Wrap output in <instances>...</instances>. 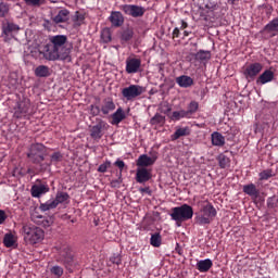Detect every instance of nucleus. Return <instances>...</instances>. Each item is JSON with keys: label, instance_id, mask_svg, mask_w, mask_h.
<instances>
[{"label": "nucleus", "instance_id": "423d86ee", "mask_svg": "<svg viewBox=\"0 0 278 278\" xmlns=\"http://www.w3.org/2000/svg\"><path fill=\"white\" fill-rule=\"evenodd\" d=\"M59 262H61L70 273H73V269L77 266L75 255L68 245L61 247L59 251Z\"/></svg>", "mask_w": 278, "mask_h": 278}, {"label": "nucleus", "instance_id": "5701e85b", "mask_svg": "<svg viewBox=\"0 0 278 278\" xmlns=\"http://www.w3.org/2000/svg\"><path fill=\"white\" fill-rule=\"evenodd\" d=\"M264 31L271 34V36H278V17L271 20L267 25H265Z\"/></svg>", "mask_w": 278, "mask_h": 278}, {"label": "nucleus", "instance_id": "a18cd8bd", "mask_svg": "<svg viewBox=\"0 0 278 278\" xmlns=\"http://www.w3.org/2000/svg\"><path fill=\"white\" fill-rule=\"evenodd\" d=\"M26 5H31L33 8H40L42 3H45V0H24Z\"/></svg>", "mask_w": 278, "mask_h": 278}, {"label": "nucleus", "instance_id": "37998d69", "mask_svg": "<svg viewBox=\"0 0 278 278\" xmlns=\"http://www.w3.org/2000/svg\"><path fill=\"white\" fill-rule=\"evenodd\" d=\"M9 12L10 4H8V2H0V17L3 18L4 16H8Z\"/></svg>", "mask_w": 278, "mask_h": 278}, {"label": "nucleus", "instance_id": "6e6552de", "mask_svg": "<svg viewBox=\"0 0 278 278\" xmlns=\"http://www.w3.org/2000/svg\"><path fill=\"white\" fill-rule=\"evenodd\" d=\"M121 10H123L128 16H132V18H140L144 16V13L147 12L144 7L136 4H124L121 7Z\"/></svg>", "mask_w": 278, "mask_h": 278}, {"label": "nucleus", "instance_id": "72a5a7b5", "mask_svg": "<svg viewBox=\"0 0 278 278\" xmlns=\"http://www.w3.org/2000/svg\"><path fill=\"white\" fill-rule=\"evenodd\" d=\"M134 38V28H126L121 34V42L124 45V42H129Z\"/></svg>", "mask_w": 278, "mask_h": 278}, {"label": "nucleus", "instance_id": "a211bd4d", "mask_svg": "<svg viewBox=\"0 0 278 278\" xmlns=\"http://www.w3.org/2000/svg\"><path fill=\"white\" fill-rule=\"evenodd\" d=\"M176 84L180 88H192V86H194V79L188 75H181L176 77Z\"/></svg>", "mask_w": 278, "mask_h": 278}, {"label": "nucleus", "instance_id": "f257e3e1", "mask_svg": "<svg viewBox=\"0 0 278 278\" xmlns=\"http://www.w3.org/2000/svg\"><path fill=\"white\" fill-rule=\"evenodd\" d=\"M71 51H73V43H68L66 35H54L49 37V43L45 46L41 52L45 60L48 62H72Z\"/></svg>", "mask_w": 278, "mask_h": 278}, {"label": "nucleus", "instance_id": "603ef678", "mask_svg": "<svg viewBox=\"0 0 278 278\" xmlns=\"http://www.w3.org/2000/svg\"><path fill=\"white\" fill-rule=\"evenodd\" d=\"M5 220H8V214H5V211L0 210V225H4Z\"/></svg>", "mask_w": 278, "mask_h": 278}, {"label": "nucleus", "instance_id": "c85d7f7f", "mask_svg": "<svg viewBox=\"0 0 278 278\" xmlns=\"http://www.w3.org/2000/svg\"><path fill=\"white\" fill-rule=\"evenodd\" d=\"M36 77H50L51 72L49 70V66L47 65H39L35 70Z\"/></svg>", "mask_w": 278, "mask_h": 278}, {"label": "nucleus", "instance_id": "79ce46f5", "mask_svg": "<svg viewBox=\"0 0 278 278\" xmlns=\"http://www.w3.org/2000/svg\"><path fill=\"white\" fill-rule=\"evenodd\" d=\"M277 206H278V197L277 195H273L267 199V207L269 210H277Z\"/></svg>", "mask_w": 278, "mask_h": 278}, {"label": "nucleus", "instance_id": "4be33fe9", "mask_svg": "<svg viewBox=\"0 0 278 278\" xmlns=\"http://www.w3.org/2000/svg\"><path fill=\"white\" fill-rule=\"evenodd\" d=\"M71 18V11L67 9H62L59 13L53 17V22L59 23H66Z\"/></svg>", "mask_w": 278, "mask_h": 278}, {"label": "nucleus", "instance_id": "2f4dec72", "mask_svg": "<svg viewBox=\"0 0 278 278\" xmlns=\"http://www.w3.org/2000/svg\"><path fill=\"white\" fill-rule=\"evenodd\" d=\"M184 136H190L189 127L176 129V131L172 135V140H179V138H181Z\"/></svg>", "mask_w": 278, "mask_h": 278}, {"label": "nucleus", "instance_id": "680f3d73", "mask_svg": "<svg viewBox=\"0 0 278 278\" xmlns=\"http://www.w3.org/2000/svg\"><path fill=\"white\" fill-rule=\"evenodd\" d=\"M186 27H188V23H186L185 21L181 22V29H186Z\"/></svg>", "mask_w": 278, "mask_h": 278}, {"label": "nucleus", "instance_id": "e2e57ef3", "mask_svg": "<svg viewBox=\"0 0 278 278\" xmlns=\"http://www.w3.org/2000/svg\"><path fill=\"white\" fill-rule=\"evenodd\" d=\"M184 36H186V37H187V36H190V33H189L188 30H185V31H184Z\"/></svg>", "mask_w": 278, "mask_h": 278}, {"label": "nucleus", "instance_id": "69168bd1", "mask_svg": "<svg viewBox=\"0 0 278 278\" xmlns=\"http://www.w3.org/2000/svg\"><path fill=\"white\" fill-rule=\"evenodd\" d=\"M150 94H155V91H153V89L150 90Z\"/></svg>", "mask_w": 278, "mask_h": 278}, {"label": "nucleus", "instance_id": "412c9836", "mask_svg": "<svg viewBox=\"0 0 278 278\" xmlns=\"http://www.w3.org/2000/svg\"><path fill=\"white\" fill-rule=\"evenodd\" d=\"M29 108H30V104H29L28 99L21 101L18 103L17 110L15 112L16 118H21V116H23V114H28Z\"/></svg>", "mask_w": 278, "mask_h": 278}, {"label": "nucleus", "instance_id": "09e8293b", "mask_svg": "<svg viewBox=\"0 0 278 278\" xmlns=\"http://www.w3.org/2000/svg\"><path fill=\"white\" fill-rule=\"evenodd\" d=\"M90 112H91V115L99 116V114H101V108H99L98 105L91 104Z\"/></svg>", "mask_w": 278, "mask_h": 278}, {"label": "nucleus", "instance_id": "2eb2a0df", "mask_svg": "<svg viewBox=\"0 0 278 278\" xmlns=\"http://www.w3.org/2000/svg\"><path fill=\"white\" fill-rule=\"evenodd\" d=\"M275 79V72L271 70H265L262 75L256 79V84L264 86L265 84H270Z\"/></svg>", "mask_w": 278, "mask_h": 278}, {"label": "nucleus", "instance_id": "9b49d317", "mask_svg": "<svg viewBox=\"0 0 278 278\" xmlns=\"http://www.w3.org/2000/svg\"><path fill=\"white\" fill-rule=\"evenodd\" d=\"M152 177H153V174H151V169H148L147 167L137 168V173H136L137 184H147V181H150Z\"/></svg>", "mask_w": 278, "mask_h": 278}, {"label": "nucleus", "instance_id": "aec40b11", "mask_svg": "<svg viewBox=\"0 0 278 278\" xmlns=\"http://www.w3.org/2000/svg\"><path fill=\"white\" fill-rule=\"evenodd\" d=\"M244 194L251 197V199H258L260 198V189L255 186V184H249L243 186Z\"/></svg>", "mask_w": 278, "mask_h": 278}, {"label": "nucleus", "instance_id": "e433bc0d", "mask_svg": "<svg viewBox=\"0 0 278 278\" xmlns=\"http://www.w3.org/2000/svg\"><path fill=\"white\" fill-rule=\"evenodd\" d=\"M58 207L54 200H48L46 203H41L39 208L41 212H49V210H55Z\"/></svg>", "mask_w": 278, "mask_h": 278}, {"label": "nucleus", "instance_id": "f03ea898", "mask_svg": "<svg viewBox=\"0 0 278 278\" xmlns=\"http://www.w3.org/2000/svg\"><path fill=\"white\" fill-rule=\"evenodd\" d=\"M169 216L172 220H175L177 227H181V223L191 220V218L194 216V208H192V206L189 204L175 206L172 208Z\"/></svg>", "mask_w": 278, "mask_h": 278}, {"label": "nucleus", "instance_id": "cd10ccee", "mask_svg": "<svg viewBox=\"0 0 278 278\" xmlns=\"http://www.w3.org/2000/svg\"><path fill=\"white\" fill-rule=\"evenodd\" d=\"M71 199V195H68L67 192L64 191H58L54 203H56V206L62 204V203H68V200Z\"/></svg>", "mask_w": 278, "mask_h": 278}, {"label": "nucleus", "instance_id": "49530a36", "mask_svg": "<svg viewBox=\"0 0 278 278\" xmlns=\"http://www.w3.org/2000/svg\"><path fill=\"white\" fill-rule=\"evenodd\" d=\"M112 166V162L105 161L98 167V173H108V168Z\"/></svg>", "mask_w": 278, "mask_h": 278}, {"label": "nucleus", "instance_id": "20e7f679", "mask_svg": "<svg viewBox=\"0 0 278 278\" xmlns=\"http://www.w3.org/2000/svg\"><path fill=\"white\" fill-rule=\"evenodd\" d=\"M24 240L29 244H38L45 239V230L40 227L26 224L23 226Z\"/></svg>", "mask_w": 278, "mask_h": 278}, {"label": "nucleus", "instance_id": "7ed1b4c3", "mask_svg": "<svg viewBox=\"0 0 278 278\" xmlns=\"http://www.w3.org/2000/svg\"><path fill=\"white\" fill-rule=\"evenodd\" d=\"M218 212L210 202H203L200 207V213H195L197 225H210Z\"/></svg>", "mask_w": 278, "mask_h": 278}, {"label": "nucleus", "instance_id": "473e14b6", "mask_svg": "<svg viewBox=\"0 0 278 278\" xmlns=\"http://www.w3.org/2000/svg\"><path fill=\"white\" fill-rule=\"evenodd\" d=\"M150 244L155 249H160V247H162V235H160V232L152 233L150 238Z\"/></svg>", "mask_w": 278, "mask_h": 278}, {"label": "nucleus", "instance_id": "864d4df0", "mask_svg": "<svg viewBox=\"0 0 278 278\" xmlns=\"http://www.w3.org/2000/svg\"><path fill=\"white\" fill-rule=\"evenodd\" d=\"M114 165L117 166V168H119V170H121L119 175H122L123 168H125V162H124V161H121V160H117V161L114 163Z\"/></svg>", "mask_w": 278, "mask_h": 278}, {"label": "nucleus", "instance_id": "a878e982", "mask_svg": "<svg viewBox=\"0 0 278 278\" xmlns=\"http://www.w3.org/2000/svg\"><path fill=\"white\" fill-rule=\"evenodd\" d=\"M150 125L152 126H159V127H164L166 125V116L156 113L151 119H150Z\"/></svg>", "mask_w": 278, "mask_h": 278}, {"label": "nucleus", "instance_id": "ddd939ff", "mask_svg": "<svg viewBox=\"0 0 278 278\" xmlns=\"http://www.w3.org/2000/svg\"><path fill=\"white\" fill-rule=\"evenodd\" d=\"M140 66H142V61H140V59L126 60V73H128V75L138 73V71H140Z\"/></svg>", "mask_w": 278, "mask_h": 278}, {"label": "nucleus", "instance_id": "4c0bfd02", "mask_svg": "<svg viewBox=\"0 0 278 278\" xmlns=\"http://www.w3.org/2000/svg\"><path fill=\"white\" fill-rule=\"evenodd\" d=\"M62 153L60 152H54L51 154L50 156V163L49 164H46V166H51V164H58L60 162H62ZM45 165H41V168L43 167Z\"/></svg>", "mask_w": 278, "mask_h": 278}, {"label": "nucleus", "instance_id": "0e129e2a", "mask_svg": "<svg viewBox=\"0 0 278 278\" xmlns=\"http://www.w3.org/2000/svg\"><path fill=\"white\" fill-rule=\"evenodd\" d=\"M159 73H161V75H163L164 68H163V67H160V68H159Z\"/></svg>", "mask_w": 278, "mask_h": 278}, {"label": "nucleus", "instance_id": "4d7b16f0", "mask_svg": "<svg viewBox=\"0 0 278 278\" xmlns=\"http://www.w3.org/2000/svg\"><path fill=\"white\" fill-rule=\"evenodd\" d=\"M176 253H178V255H184V249H181L180 247H179V243H177L176 244Z\"/></svg>", "mask_w": 278, "mask_h": 278}, {"label": "nucleus", "instance_id": "0eeeda50", "mask_svg": "<svg viewBox=\"0 0 278 278\" xmlns=\"http://www.w3.org/2000/svg\"><path fill=\"white\" fill-rule=\"evenodd\" d=\"M144 92V87L140 85H130L122 89V96L127 101H134L137 97H140Z\"/></svg>", "mask_w": 278, "mask_h": 278}, {"label": "nucleus", "instance_id": "58836bf2", "mask_svg": "<svg viewBox=\"0 0 278 278\" xmlns=\"http://www.w3.org/2000/svg\"><path fill=\"white\" fill-rule=\"evenodd\" d=\"M217 160L220 168H227L231 163V160L225 154H219Z\"/></svg>", "mask_w": 278, "mask_h": 278}, {"label": "nucleus", "instance_id": "1a4fd4ad", "mask_svg": "<svg viewBox=\"0 0 278 278\" xmlns=\"http://www.w3.org/2000/svg\"><path fill=\"white\" fill-rule=\"evenodd\" d=\"M263 68H264V65H262V63H257V62L251 63L244 68L243 75L245 79H248V81H251L262 73Z\"/></svg>", "mask_w": 278, "mask_h": 278}, {"label": "nucleus", "instance_id": "bf43d9fd", "mask_svg": "<svg viewBox=\"0 0 278 278\" xmlns=\"http://www.w3.org/2000/svg\"><path fill=\"white\" fill-rule=\"evenodd\" d=\"M173 38H179V28L173 30Z\"/></svg>", "mask_w": 278, "mask_h": 278}, {"label": "nucleus", "instance_id": "f704fd0d", "mask_svg": "<svg viewBox=\"0 0 278 278\" xmlns=\"http://www.w3.org/2000/svg\"><path fill=\"white\" fill-rule=\"evenodd\" d=\"M3 244H4V247H7V249H12V247H14V244H16V239L14 238L12 232H8L4 235Z\"/></svg>", "mask_w": 278, "mask_h": 278}, {"label": "nucleus", "instance_id": "c03bdc74", "mask_svg": "<svg viewBox=\"0 0 278 278\" xmlns=\"http://www.w3.org/2000/svg\"><path fill=\"white\" fill-rule=\"evenodd\" d=\"M50 273H51V275H54L55 277H62V275H64V268H62L59 265H55L50 268Z\"/></svg>", "mask_w": 278, "mask_h": 278}, {"label": "nucleus", "instance_id": "dca6fc26", "mask_svg": "<svg viewBox=\"0 0 278 278\" xmlns=\"http://www.w3.org/2000/svg\"><path fill=\"white\" fill-rule=\"evenodd\" d=\"M103 127H105V122L103 121H100L97 125L91 127L90 136L93 140H101V138H103Z\"/></svg>", "mask_w": 278, "mask_h": 278}, {"label": "nucleus", "instance_id": "9d476101", "mask_svg": "<svg viewBox=\"0 0 278 278\" xmlns=\"http://www.w3.org/2000/svg\"><path fill=\"white\" fill-rule=\"evenodd\" d=\"M20 27L18 25L4 21L2 22V36H4V40L8 42V40H12V34L14 31H18Z\"/></svg>", "mask_w": 278, "mask_h": 278}, {"label": "nucleus", "instance_id": "de8ad7c7", "mask_svg": "<svg viewBox=\"0 0 278 278\" xmlns=\"http://www.w3.org/2000/svg\"><path fill=\"white\" fill-rule=\"evenodd\" d=\"M110 262L112 264H116L117 266H121L122 262H123V258L121 256V254H113L111 257H110Z\"/></svg>", "mask_w": 278, "mask_h": 278}, {"label": "nucleus", "instance_id": "7c9ffc66", "mask_svg": "<svg viewBox=\"0 0 278 278\" xmlns=\"http://www.w3.org/2000/svg\"><path fill=\"white\" fill-rule=\"evenodd\" d=\"M187 115L189 116V118H192V116H194V114H197V112H199V102L197 101H191L188 106H187Z\"/></svg>", "mask_w": 278, "mask_h": 278}, {"label": "nucleus", "instance_id": "c9c22d12", "mask_svg": "<svg viewBox=\"0 0 278 278\" xmlns=\"http://www.w3.org/2000/svg\"><path fill=\"white\" fill-rule=\"evenodd\" d=\"M170 121H181V118H190L186 110L174 111L169 116Z\"/></svg>", "mask_w": 278, "mask_h": 278}, {"label": "nucleus", "instance_id": "39448f33", "mask_svg": "<svg viewBox=\"0 0 278 278\" xmlns=\"http://www.w3.org/2000/svg\"><path fill=\"white\" fill-rule=\"evenodd\" d=\"M26 155L31 164H42L47 157V148L42 143H33Z\"/></svg>", "mask_w": 278, "mask_h": 278}, {"label": "nucleus", "instance_id": "8fccbe9b", "mask_svg": "<svg viewBox=\"0 0 278 278\" xmlns=\"http://www.w3.org/2000/svg\"><path fill=\"white\" fill-rule=\"evenodd\" d=\"M162 114H166V116H170V112H173V108L169 104H164L161 109Z\"/></svg>", "mask_w": 278, "mask_h": 278}, {"label": "nucleus", "instance_id": "f3484780", "mask_svg": "<svg viewBox=\"0 0 278 278\" xmlns=\"http://www.w3.org/2000/svg\"><path fill=\"white\" fill-rule=\"evenodd\" d=\"M31 192V197H34L35 199H40V197H42V194H47V192H49V186L48 185H34L30 189Z\"/></svg>", "mask_w": 278, "mask_h": 278}, {"label": "nucleus", "instance_id": "b1692460", "mask_svg": "<svg viewBox=\"0 0 278 278\" xmlns=\"http://www.w3.org/2000/svg\"><path fill=\"white\" fill-rule=\"evenodd\" d=\"M212 266H214V263L210 258H205L197 263V269L200 273H207Z\"/></svg>", "mask_w": 278, "mask_h": 278}, {"label": "nucleus", "instance_id": "3c124183", "mask_svg": "<svg viewBox=\"0 0 278 278\" xmlns=\"http://www.w3.org/2000/svg\"><path fill=\"white\" fill-rule=\"evenodd\" d=\"M121 184H123V178H122V175L119 174L118 179L111 181V188H118Z\"/></svg>", "mask_w": 278, "mask_h": 278}, {"label": "nucleus", "instance_id": "052dcab7", "mask_svg": "<svg viewBox=\"0 0 278 278\" xmlns=\"http://www.w3.org/2000/svg\"><path fill=\"white\" fill-rule=\"evenodd\" d=\"M233 138H236V135H233V132H228L226 136L227 140H233Z\"/></svg>", "mask_w": 278, "mask_h": 278}, {"label": "nucleus", "instance_id": "c756f323", "mask_svg": "<svg viewBox=\"0 0 278 278\" xmlns=\"http://www.w3.org/2000/svg\"><path fill=\"white\" fill-rule=\"evenodd\" d=\"M194 58L198 60V62H207V60H211L212 58V52L200 50L194 54Z\"/></svg>", "mask_w": 278, "mask_h": 278}, {"label": "nucleus", "instance_id": "393cba45", "mask_svg": "<svg viewBox=\"0 0 278 278\" xmlns=\"http://www.w3.org/2000/svg\"><path fill=\"white\" fill-rule=\"evenodd\" d=\"M211 140L213 147H225V137L218 131H214L211 135Z\"/></svg>", "mask_w": 278, "mask_h": 278}, {"label": "nucleus", "instance_id": "ea45409f", "mask_svg": "<svg viewBox=\"0 0 278 278\" xmlns=\"http://www.w3.org/2000/svg\"><path fill=\"white\" fill-rule=\"evenodd\" d=\"M101 38H102L103 42H105V43L112 42V30H110V28L102 29Z\"/></svg>", "mask_w": 278, "mask_h": 278}, {"label": "nucleus", "instance_id": "6ab92c4d", "mask_svg": "<svg viewBox=\"0 0 278 278\" xmlns=\"http://www.w3.org/2000/svg\"><path fill=\"white\" fill-rule=\"evenodd\" d=\"M116 110V104H114V100L112 98H105L101 105V112L104 115H108L110 112H114Z\"/></svg>", "mask_w": 278, "mask_h": 278}, {"label": "nucleus", "instance_id": "6e6d98bb", "mask_svg": "<svg viewBox=\"0 0 278 278\" xmlns=\"http://www.w3.org/2000/svg\"><path fill=\"white\" fill-rule=\"evenodd\" d=\"M139 192H141V194H149V195H151V188H149V187H146V188H140L139 189Z\"/></svg>", "mask_w": 278, "mask_h": 278}, {"label": "nucleus", "instance_id": "4468645a", "mask_svg": "<svg viewBox=\"0 0 278 278\" xmlns=\"http://www.w3.org/2000/svg\"><path fill=\"white\" fill-rule=\"evenodd\" d=\"M156 160L157 156L151 157L147 154H141L137 160V166H139L140 168H147L149 166H153Z\"/></svg>", "mask_w": 278, "mask_h": 278}, {"label": "nucleus", "instance_id": "bb28decb", "mask_svg": "<svg viewBox=\"0 0 278 278\" xmlns=\"http://www.w3.org/2000/svg\"><path fill=\"white\" fill-rule=\"evenodd\" d=\"M122 121H125V111L118 108L116 112L112 114L111 125H118Z\"/></svg>", "mask_w": 278, "mask_h": 278}, {"label": "nucleus", "instance_id": "a19ab883", "mask_svg": "<svg viewBox=\"0 0 278 278\" xmlns=\"http://www.w3.org/2000/svg\"><path fill=\"white\" fill-rule=\"evenodd\" d=\"M261 181H267V179H270V177H275V174H273V169H264L258 174Z\"/></svg>", "mask_w": 278, "mask_h": 278}, {"label": "nucleus", "instance_id": "5fc2aeb1", "mask_svg": "<svg viewBox=\"0 0 278 278\" xmlns=\"http://www.w3.org/2000/svg\"><path fill=\"white\" fill-rule=\"evenodd\" d=\"M30 218H31L33 223H39L38 219H42V215H38L37 213H33L30 215Z\"/></svg>", "mask_w": 278, "mask_h": 278}, {"label": "nucleus", "instance_id": "13d9d810", "mask_svg": "<svg viewBox=\"0 0 278 278\" xmlns=\"http://www.w3.org/2000/svg\"><path fill=\"white\" fill-rule=\"evenodd\" d=\"M84 18H85L84 15L79 14V12H76V21L81 23Z\"/></svg>", "mask_w": 278, "mask_h": 278}, {"label": "nucleus", "instance_id": "f8f14e48", "mask_svg": "<svg viewBox=\"0 0 278 278\" xmlns=\"http://www.w3.org/2000/svg\"><path fill=\"white\" fill-rule=\"evenodd\" d=\"M109 21L112 27H123L125 24V16H123L121 11H112Z\"/></svg>", "mask_w": 278, "mask_h": 278}]
</instances>
